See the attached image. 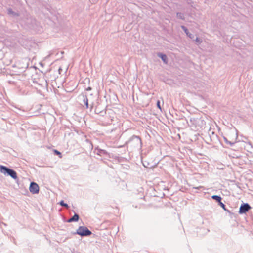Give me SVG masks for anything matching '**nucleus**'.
<instances>
[{"instance_id":"20","label":"nucleus","mask_w":253,"mask_h":253,"mask_svg":"<svg viewBox=\"0 0 253 253\" xmlns=\"http://www.w3.org/2000/svg\"><path fill=\"white\" fill-rule=\"evenodd\" d=\"M62 69L61 68L59 69V72H60Z\"/></svg>"},{"instance_id":"12","label":"nucleus","mask_w":253,"mask_h":253,"mask_svg":"<svg viewBox=\"0 0 253 253\" xmlns=\"http://www.w3.org/2000/svg\"><path fill=\"white\" fill-rule=\"evenodd\" d=\"M211 198L217 201V202H218V203L221 201V197L219 196H218V195H213L212 196Z\"/></svg>"},{"instance_id":"3","label":"nucleus","mask_w":253,"mask_h":253,"mask_svg":"<svg viewBox=\"0 0 253 253\" xmlns=\"http://www.w3.org/2000/svg\"><path fill=\"white\" fill-rule=\"evenodd\" d=\"M76 234L81 236H88L90 235L92 233L85 226H80L76 231Z\"/></svg>"},{"instance_id":"7","label":"nucleus","mask_w":253,"mask_h":253,"mask_svg":"<svg viewBox=\"0 0 253 253\" xmlns=\"http://www.w3.org/2000/svg\"><path fill=\"white\" fill-rule=\"evenodd\" d=\"M238 138V136L236 134L235 138L234 139H232V140H228L227 138L226 137H223V139L224 142L227 144L231 146H232L236 142V139Z\"/></svg>"},{"instance_id":"18","label":"nucleus","mask_w":253,"mask_h":253,"mask_svg":"<svg viewBox=\"0 0 253 253\" xmlns=\"http://www.w3.org/2000/svg\"><path fill=\"white\" fill-rule=\"evenodd\" d=\"M13 13L14 12L12 11V10L11 9H8V13L9 14H13Z\"/></svg>"},{"instance_id":"8","label":"nucleus","mask_w":253,"mask_h":253,"mask_svg":"<svg viewBox=\"0 0 253 253\" xmlns=\"http://www.w3.org/2000/svg\"><path fill=\"white\" fill-rule=\"evenodd\" d=\"M181 27L188 37L190 39H193L194 38L193 35L189 32L188 30L185 26L182 25Z\"/></svg>"},{"instance_id":"10","label":"nucleus","mask_w":253,"mask_h":253,"mask_svg":"<svg viewBox=\"0 0 253 253\" xmlns=\"http://www.w3.org/2000/svg\"><path fill=\"white\" fill-rule=\"evenodd\" d=\"M79 215L75 213L72 217H71V218L68 219V222H76L79 220Z\"/></svg>"},{"instance_id":"9","label":"nucleus","mask_w":253,"mask_h":253,"mask_svg":"<svg viewBox=\"0 0 253 253\" xmlns=\"http://www.w3.org/2000/svg\"><path fill=\"white\" fill-rule=\"evenodd\" d=\"M158 56L161 58L164 63H168V58L166 55L162 53H158L157 54Z\"/></svg>"},{"instance_id":"21","label":"nucleus","mask_w":253,"mask_h":253,"mask_svg":"<svg viewBox=\"0 0 253 253\" xmlns=\"http://www.w3.org/2000/svg\"><path fill=\"white\" fill-rule=\"evenodd\" d=\"M91 88L90 87H88V88L87 89V90H90Z\"/></svg>"},{"instance_id":"16","label":"nucleus","mask_w":253,"mask_h":253,"mask_svg":"<svg viewBox=\"0 0 253 253\" xmlns=\"http://www.w3.org/2000/svg\"><path fill=\"white\" fill-rule=\"evenodd\" d=\"M195 41L198 45L200 44L202 42V40L198 37L196 38Z\"/></svg>"},{"instance_id":"17","label":"nucleus","mask_w":253,"mask_h":253,"mask_svg":"<svg viewBox=\"0 0 253 253\" xmlns=\"http://www.w3.org/2000/svg\"><path fill=\"white\" fill-rule=\"evenodd\" d=\"M157 107L160 109H161V106H160V101L158 100L157 102Z\"/></svg>"},{"instance_id":"15","label":"nucleus","mask_w":253,"mask_h":253,"mask_svg":"<svg viewBox=\"0 0 253 253\" xmlns=\"http://www.w3.org/2000/svg\"><path fill=\"white\" fill-rule=\"evenodd\" d=\"M177 16L178 18L181 19H184V14L180 12L177 13Z\"/></svg>"},{"instance_id":"5","label":"nucleus","mask_w":253,"mask_h":253,"mask_svg":"<svg viewBox=\"0 0 253 253\" xmlns=\"http://www.w3.org/2000/svg\"><path fill=\"white\" fill-rule=\"evenodd\" d=\"M30 191L33 194H37L39 191V187L38 185L35 182H31L30 187Z\"/></svg>"},{"instance_id":"2","label":"nucleus","mask_w":253,"mask_h":253,"mask_svg":"<svg viewBox=\"0 0 253 253\" xmlns=\"http://www.w3.org/2000/svg\"><path fill=\"white\" fill-rule=\"evenodd\" d=\"M0 172L4 175L7 174L10 176L14 180L18 179L16 171L5 166L0 165Z\"/></svg>"},{"instance_id":"14","label":"nucleus","mask_w":253,"mask_h":253,"mask_svg":"<svg viewBox=\"0 0 253 253\" xmlns=\"http://www.w3.org/2000/svg\"><path fill=\"white\" fill-rule=\"evenodd\" d=\"M59 203L61 206L64 207L67 209L69 208V206L67 204L65 203L64 201H63V200L61 201Z\"/></svg>"},{"instance_id":"4","label":"nucleus","mask_w":253,"mask_h":253,"mask_svg":"<svg viewBox=\"0 0 253 253\" xmlns=\"http://www.w3.org/2000/svg\"><path fill=\"white\" fill-rule=\"evenodd\" d=\"M251 208V206L248 203L243 204L241 205L239 209V213L243 214L247 212Z\"/></svg>"},{"instance_id":"11","label":"nucleus","mask_w":253,"mask_h":253,"mask_svg":"<svg viewBox=\"0 0 253 253\" xmlns=\"http://www.w3.org/2000/svg\"><path fill=\"white\" fill-rule=\"evenodd\" d=\"M218 204L225 211H226L227 212H228V213H229L230 214L231 213V211L228 210V209H227L225 207V205L221 202V201H220L219 203H218Z\"/></svg>"},{"instance_id":"19","label":"nucleus","mask_w":253,"mask_h":253,"mask_svg":"<svg viewBox=\"0 0 253 253\" xmlns=\"http://www.w3.org/2000/svg\"><path fill=\"white\" fill-rule=\"evenodd\" d=\"M54 152L55 153L57 154V155H60L61 154V153L59 151H58L57 150H54Z\"/></svg>"},{"instance_id":"6","label":"nucleus","mask_w":253,"mask_h":253,"mask_svg":"<svg viewBox=\"0 0 253 253\" xmlns=\"http://www.w3.org/2000/svg\"><path fill=\"white\" fill-rule=\"evenodd\" d=\"M94 152L96 154L99 155V156H102V155H106L107 156L108 155V152L106 150H103V149H101L98 148H95Z\"/></svg>"},{"instance_id":"1","label":"nucleus","mask_w":253,"mask_h":253,"mask_svg":"<svg viewBox=\"0 0 253 253\" xmlns=\"http://www.w3.org/2000/svg\"><path fill=\"white\" fill-rule=\"evenodd\" d=\"M128 147L132 149H141L142 147V140L138 136L133 135L126 143Z\"/></svg>"},{"instance_id":"13","label":"nucleus","mask_w":253,"mask_h":253,"mask_svg":"<svg viewBox=\"0 0 253 253\" xmlns=\"http://www.w3.org/2000/svg\"><path fill=\"white\" fill-rule=\"evenodd\" d=\"M84 102L86 106V108H88V98L86 96L84 97Z\"/></svg>"}]
</instances>
